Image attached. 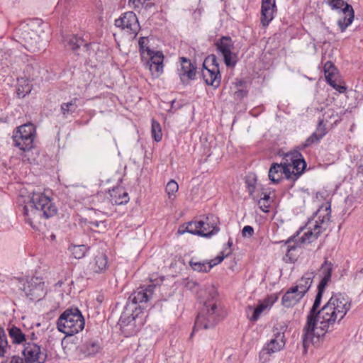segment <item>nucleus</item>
<instances>
[{"mask_svg": "<svg viewBox=\"0 0 363 363\" xmlns=\"http://www.w3.org/2000/svg\"><path fill=\"white\" fill-rule=\"evenodd\" d=\"M111 201L116 205H122L129 201L128 193L121 186L113 188L110 191Z\"/></svg>", "mask_w": 363, "mask_h": 363, "instance_id": "obj_27", "label": "nucleus"}, {"mask_svg": "<svg viewBox=\"0 0 363 363\" xmlns=\"http://www.w3.org/2000/svg\"><path fill=\"white\" fill-rule=\"evenodd\" d=\"M151 131H152V135L155 141L159 142L162 140V133L160 124L155 120L152 121Z\"/></svg>", "mask_w": 363, "mask_h": 363, "instance_id": "obj_39", "label": "nucleus"}, {"mask_svg": "<svg viewBox=\"0 0 363 363\" xmlns=\"http://www.w3.org/2000/svg\"><path fill=\"white\" fill-rule=\"evenodd\" d=\"M359 277H363V269L361 271H359Z\"/></svg>", "mask_w": 363, "mask_h": 363, "instance_id": "obj_63", "label": "nucleus"}, {"mask_svg": "<svg viewBox=\"0 0 363 363\" xmlns=\"http://www.w3.org/2000/svg\"><path fill=\"white\" fill-rule=\"evenodd\" d=\"M269 194H264V196L263 197H261L260 199H259V201H265L266 203L267 202H269Z\"/></svg>", "mask_w": 363, "mask_h": 363, "instance_id": "obj_58", "label": "nucleus"}, {"mask_svg": "<svg viewBox=\"0 0 363 363\" xmlns=\"http://www.w3.org/2000/svg\"><path fill=\"white\" fill-rule=\"evenodd\" d=\"M139 46H140V50L141 52L142 58H145V54L146 53V48L144 45V38H141L139 40Z\"/></svg>", "mask_w": 363, "mask_h": 363, "instance_id": "obj_50", "label": "nucleus"}, {"mask_svg": "<svg viewBox=\"0 0 363 363\" xmlns=\"http://www.w3.org/2000/svg\"><path fill=\"white\" fill-rule=\"evenodd\" d=\"M179 185L176 181L171 179L166 185L165 191L169 199L174 200L176 198V194L178 191Z\"/></svg>", "mask_w": 363, "mask_h": 363, "instance_id": "obj_37", "label": "nucleus"}, {"mask_svg": "<svg viewBox=\"0 0 363 363\" xmlns=\"http://www.w3.org/2000/svg\"><path fill=\"white\" fill-rule=\"evenodd\" d=\"M325 289V287L318 286V293L307 315L302 335L305 349L310 344L317 342L320 337L332 330L335 323H340L351 308V299L342 293L333 294L328 301L320 308Z\"/></svg>", "mask_w": 363, "mask_h": 363, "instance_id": "obj_1", "label": "nucleus"}, {"mask_svg": "<svg viewBox=\"0 0 363 363\" xmlns=\"http://www.w3.org/2000/svg\"><path fill=\"white\" fill-rule=\"evenodd\" d=\"M225 259L224 256L220 253L214 259L209 262V264L212 265V267L219 263H220Z\"/></svg>", "mask_w": 363, "mask_h": 363, "instance_id": "obj_48", "label": "nucleus"}, {"mask_svg": "<svg viewBox=\"0 0 363 363\" xmlns=\"http://www.w3.org/2000/svg\"><path fill=\"white\" fill-rule=\"evenodd\" d=\"M330 213V203L322 205L315 213L316 219L308 222V230L300 238L301 243H310L317 239L328 228Z\"/></svg>", "mask_w": 363, "mask_h": 363, "instance_id": "obj_5", "label": "nucleus"}, {"mask_svg": "<svg viewBox=\"0 0 363 363\" xmlns=\"http://www.w3.org/2000/svg\"><path fill=\"white\" fill-rule=\"evenodd\" d=\"M26 363H44L47 355L34 342H26L22 351Z\"/></svg>", "mask_w": 363, "mask_h": 363, "instance_id": "obj_14", "label": "nucleus"}, {"mask_svg": "<svg viewBox=\"0 0 363 363\" xmlns=\"http://www.w3.org/2000/svg\"><path fill=\"white\" fill-rule=\"evenodd\" d=\"M62 281H57V282L56 283V286H62Z\"/></svg>", "mask_w": 363, "mask_h": 363, "instance_id": "obj_62", "label": "nucleus"}, {"mask_svg": "<svg viewBox=\"0 0 363 363\" xmlns=\"http://www.w3.org/2000/svg\"><path fill=\"white\" fill-rule=\"evenodd\" d=\"M284 333H277L274 337L267 343L259 352V359L266 362L269 359L272 354L280 351L285 345Z\"/></svg>", "mask_w": 363, "mask_h": 363, "instance_id": "obj_15", "label": "nucleus"}, {"mask_svg": "<svg viewBox=\"0 0 363 363\" xmlns=\"http://www.w3.org/2000/svg\"><path fill=\"white\" fill-rule=\"evenodd\" d=\"M77 99L74 98L69 102L62 104L60 110L65 117H67L68 115L73 113L77 110Z\"/></svg>", "mask_w": 363, "mask_h": 363, "instance_id": "obj_35", "label": "nucleus"}, {"mask_svg": "<svg viewBox=\"0 0 363 363\" xmlns=\"http://www.w3.org/2000/svg\"><path fill=\"white\" fill-rule=\"evenodd\" d=\"M155 287V284L140 286L131 294L119 319V325L124 332L129 335L135 332V319L142 313L141 307L137 304L149 301L152 298Z\"/></svg>", "mask_w": 363, "mask_h": 363, "instance_id": "obj_2", "label": "nucleus"}, {"mask_svg": "<svg viewBox=\"0 0 363 363\" xmlns=\"http://www.w3.org/2000/svg\"><path fill=\"white\" fill-rule=\"evenodd\" d=\"M108 268V257L104 252H98L94 255L92 261L88 265L89 274H101L106 272Z\"/></svg>", "mask_w": 363, "mask_h": 363, "instance_id": "obj_21", "label": "nucleus"}, {"mask_svg": "<svg viewBox=\"0 0 363 363\" xmlns=\"http://www.w3.org/2000/svg\"><path fill=\"white\" fill-rule=\"evenodd\" d=\"M296 289V288L291 287L284 294L281 298V303L284 307H293L303 298Z\"/></svg>", "mask_w": 363, "mask_h": 363, "instance_id": "obj_26", "label": "nucleus"}, {"mask_svg": "<svg viewBox=\"0 0 363 363\" xmlns=\"http://www.w3.org/2000/svg\"><path fill=\"white\" fill-rule=\"evenodd\" d=\"M26 338L28 339L27 342H33L34 340L37 339V337L35 333H32L30 336L28 335Z\"/></svg>", "mask_w": 363, "mask_h": 363, "instance_id": "obj_57", "label": "nucleus"}, {"mask_svg": "<svg viewBox=\"0 0 363 363\" xmlns=\"http://www.w3.org/2000/svg\"><path fill=\"white\" fill-rule=\"evenodd\" d=\"M90 225L91 227L99 228L102 230H104L106 228L105 221H98V220L91 221Z\"/></svg>", "mask_w": 363, "mask_h": 363, "instance_id": "obj_46", "label": "nucleus"}, {"mask_svg": "<svg viewBox=\"0 0 363 363\" xmlns=\"http://www.w3.org/2000/svg\"><path fill=\"white\" fill-rule=\"evenodd\" d=\"M35 128L32 123H26L17 128L12 138L13 144L21 150L29 151L34 147Z\"/></svg>", "mask_w": 363, "mask_h": 363, "instance_id": "obj_8", "label": "nucleus"}, {"mask_svg": "<svg viewBox=\"0 0 363 363\" xmlns=\"http://www.w3.org/2000/svg\"><path fill=\"white\" fill-rule=\"evenodd\" d=\"M281 161L284 166L287 165V169L291 173L292 180H296L306 167V162L298 150L285 154Z\"/></svg>", "mask_w": 363, "mask_h": 363, "instance_id": "obj_11", "label": "nucleus"}, {"mask_svg": "<svg viewBox=\"0 0 363 363\" xmlns=\"http://www.w3.org/2000/svg\"><path fill=\"white\" fill-rule=\"evenodd\" d=\"M232 253V249L229 248V247H224L223 250L220 252V254L224 256V257H227Z\"/></svg>", "mask_w": 363, "mask_h": 363, "instance_id": "obj_54", "label": "nucleus"}, {"mask_svg": "<svg viewBox=\"0 0 363 363\" xmlns=\"http://www.w3.org/2000/svg\"><path fill=\"white\" fill-rule=\"evenodd\" d=\"M254 234V229L250 225H246L242 228V235L245 238H250Z\"/></svg>", "mask_w": 363, "mask_h": 363, "instance_id": "obj_42", "label": "nucleus"}, {"mask_svg": "<svg viewBox=\"0 0 363 363\" xmlns=\"http://www.w3.org/2000/svg\"><path fill=\"white\" fill-rule=\"evenodd\" d=\"M247 189H248V192H249L250 196L252 198L255 199V196H253V194L255 192V185H249Z\"/></svg>", "mask_w": 363, "mask_h": 363, "instance_id": "obj_56", "label": "nucleus"}, {"mask_svg": "<svg viewBox=\"0 0 363 363\" xmlns=\"http://www.w3.org/2000/svg\"><path fill=\"white\" fill-rule=\"evenodd\" d=\"M342 114V111L337 113L334 109L329 108L323 113V118L322 120L326 123L331 122V124H336L337 122L341 121Z\"/></svg>", "mask_w": 363, "mask_h": 363, "instance_id": "obj_33", "label": "nucleus"}, {"mask_svg": "<svg viewBox=\"0 0 363 363\" xmlns=\"http://www.w3.org/2000/svg\"><path fill=\"white\" fill-rule=\"evenodd\" d=\"M202 77L208 85H211L214 88H217L220 86L221 82V75L220 73L219 67L216 65H214L212 67L208 68L205 65V62L203 64Z\"/></svg>", "mask_w": 363, "mask_h": 363, "instance_id": "obj_18", "label": "nucleus"}, {"mask_svg": "<svg viewBox=\"0 0 363 363\" xmlns=\"http://www.w3.org/2000/svg\"><path fill=\"white\" fill-rule=\"evenodd\" d=\"M323 120H319L315 131L306 139L305 143L302 145L303 148L306 147L314 143L318 142L326 134V130L323 125Z\"/></svg>", "mask_w": 363, "mask_h": 363, "instance_id": "obj_29", "label": "nucleus"}, {"mask_svg": "<svg viewBox=\"0 0 363 363\" xmlns=\"http://www.w3.org/2000/svg\"><path fill=\"white\" fill-rule=\"evenodd\" d=\"M255 179H253L252 181H249V180L247 181V186L249 185H255Z\"/></svg>", "mask_w": 363, "mask_h": 363, "instance_id": "obj_61", "label": "nucleus"}, {"mask_svg": "<svg viewBox=\"0 0 363 363\" xmlns=\"http://www.w3.org/2000/svg\"><path fill=\"white\" fill-rule=\"evenodd\" d=\"M148 1L149 0H128V4L134 9H138Z\"/></svg>", "mask_w": 363, "mask_h": 363, "instance_id": "obj_43", "label": "nucleus"}, {"mask_svg": "<svg viewBox=\"0 0 363 363\" xmlns=\"http://www.w3.org/2000/svg\"><path fill=\"white\" fill-rule=\"evenodd\" d=\"M181 68L178 69V74L183 84H187L190 80L196 77V67L193 65L190 60L182 57L179 58Z\"/></svg>", "mask_w": 363, "mask_h": 363, "instance_id": "obj_17", "label": "nucleus"}, {"mask_svg": "<svg viewBox=\"0 0 363 363\" xmlns=\"http://www.w3.org/2000/svg\"><path fill=\"white\" fill-rule=\"evenodd\" d=\"M26 221L33 225L41 218L48 219L57 214V208L51 199L43 193H33L30 201L21 208Z\"/></svg>", "mask_w": 363, "mask_h": 363, "instance_id": "obj_4", "label": "nucleus"}, {"mask_svg": "<svg viewBox=\"0 0 363 363\" xmlns=\"http://www.w3.org/2000/svg\"><path fill=\"white\" fill-rule=\"evenodd\" d=\"M288 179L292 180L291 173L287 169V165L284 166L282 161L279 163H272L269 170V179L274 184H278L282 179V175Z\"/></svg>", "mask_w": 363, "mask_h": 363, "instance_id": "obj_20", "label": "nucleus"}, {"mask_svg": "<svg viewBox=\"0 0 363 363\" xmlns=\"http://www.w3.org/2000/svg\"><path fill=\"white\" fill-rule=\"evenodd\" d=\"M267 306L264 303H261L256 308L248 306L246 308V313L247 317L251 321H256L259 319L261 313L267 308Z\"/></svg>", "mask_w": 363, "mask_h": 363, "instance_id": "obj_32", "label": "nucleus"}, {"mask_svg": "<svg viewBox=\"0 0 363 363\" xmlns=\"http://www.w3.org/2000/svg\"><path fill=\"white\" fill-rule=\"evenodd\" d=\"M9 363H26V361L24 360V359H23L20 357L13 356Z\"/></svg>", "mask_w": 363, "mask_h": 363, "instance_id": "obj_53", "label": "nucleus"}, {"mask_svg": "<svg viewBox=\"0 0 363 363\" xmlns=\"http://www.w3.org/2000/svg\"><path fill=\"white\" fill-rule=\"evenodd\" d=\"M245 82L243 80H238V81H236L235 84V86L238 88V87L242 86L245 84Z\"/></svg>", "mask_w": 363, "mask_h": 363, "instance_id": "obj_59", "label": "nucleus"}, {"mask_svg": "<svg viewBox=\"0 0 363 363\" xmlns=\"http://www.w3.org/2000/svg\"><path fill=\"white\" fill-rule=\"evenodd\" d=\"M336 73L337 72H333L325 73V79L335 89L338 91L340 93H344L347 89L345 86L340 85L337 83L335 79Z\"/></svg>", "mask_w": 363, "mask_h": 363, "instance_id": "obj_34", "label": "nucleus"}, {"mask_svg": "<svg viewBox=\"0 0 363 363\" xmlns=\"http://www.w3.org/2000/svg\"><path fill=\"white\" fill-rule=\"evenodd\" d=\"M206 292L208 294L207 300L205 302L213 303L212 301L217 296L218 293L216 289L211 286L206 288Z\"/></svg>", "mask_w": 363, "mask_h": 363, "instance_id": "obj_41", "label": "nucleus"}, {"mask_svg": "<svg viewBox=\"0 0 363 363\" xmlns=\"http://www.w3.org/2000/svg\"><path fill=\"white\" fill-rule=\"evenodd\" d=\"M233 246V240L231 238H229L228 240V242L225 247H229V248L232 249Z\"/></svg>", "mask_w": 363, "mask_h": 363, "instance_id": "obj_60", "label": "nucleus"}, {"mask_svg": "<svg viewBox=\"0 0 363 363\" xmlns=\"http://www.w3.org/2000/svg\"><path fill=\"white\" fill-rule=\"evenodd\" d=\"M101 349V342L98 340L95 339L87 340L79 347L80 352L86 357L95 355Z\"/></svg>", "mask_w": 363, "mask_h": 363, "instance_id": "obj_25", "label": "nucleus"}, {"mask_svg": "<svg viewBox=\"0 0 363 363\" xmlns=\"http://www.w3.org/2000/svg\"><path fill=\"white\" fill-rule=\"evenodd\" d=\"M1 357L4 356L6 351V347L8 345V342L6 340V335L4 330L1 329Z\"/></svg>", "mask_w": 363, "mask_h": 363, "instance_id": "obj_44", "label": "nucleus"}, {"mask_svg": "<svg viewBox=\"0 0 363 363\" xmlns=\"http://www.w3.org/2000/svg\"><path fill=\"white\" fill-rule=\"evenodd\" d=\"M314 277L315 272L313 271L306 272L301 278L297 281L296 285L293 287L296 288V291L303 297L311 288Z\"/></svg>", "mask_w": 363, "mask_h": 363, "instance_id": "obj_24", "label": "nucleus"}, {"mask_svg": "<svg viewBox=\"0 0 363 363\" xmlns=\"http://www.w3.org/2000/svg\"><path fill=\"white\" fill-rule=\"evenodd\" d=\"M296 249V247L293 245H289L288 250L286 256L289 257V260L291 262H294L295 260V258L292 257V252L294 251Z\"/></svg>", "mask_w": 363, "mask_h": 363, "instance_id": "obj_49", "label": "nucleus"}, {"mask_svg": "<svg viewBox=\"0 0 363 363\" xmlns=\"http://www.w3.org/2000/svg\"><path fill=\"white\" fill-rule=\"evenodd\" d=\"M220 319V310L217 304L205 302L196 317L194 330L212 328L218 323Z\"/></svg>", "mask_w": 363, "mask_h": 363, "instance_id": "obj_7", "label": "nucleus"}, {"mask_svg": "<svg viewBox=\"0 0 363 363\" xmlns=\"http://www.w3.org/2000/svg\"><path fill=\"white\" fill-rule=\"evenodd\" d=\"M12 281H14V282H17V281H18V279H15V278H14V279H12Z\"/></svg>", "mask_w": 363, "mask_h": 363, "instance_id": "obj_64", "label": "nucleus"}, {"mask_svg": "<svg viewBox=\"0 0 363 363\" xmlns=\"http://www.w3.org/2000/svg\"><path fill=\"white\" fill-rule=\"evenodd\" d=\"M325 73L328 72H337V69L331 62H327L324 65Z\"/></svg>", "mask_w": 363, "mask_h": 363, "instance_id": "obj_45", "label": "nucleus"}, {"mask_svg": "<svg viewBox=\"0 0 363 363\" xmlns=\"http://www.w3.org/2000/svg\"><path fill=\"white\" fill-rule=\"evenodd\" d=\"M87 250L88 247L84 245H72L69 247V250L75 259L84 257Z\"/></svg>", "mask_w": 363, "mask_h": 363, "instance_id": "obj_36", "label": "nucleus"}, {"mask_svg": "<svg viewBox=\"0 0 363 363\" xmlns=\"http://www.w3.org/2000/svg\"><path fill=\"white\" fill-rule=\"evenodd\" d=\"M31 91L30 85L26 83L24 85L18 84L16 89V94L19 98L25 97Z\"/></svg>", "mask_w": 363, "mask_h": 363, "instance_id": "obj_40", "label": "nucleus"}, {"mask_svg": "<svg viewBox=\"0 0 363 363\" xmlns=\"http://www.w3.org/2000/svg\"><path fill=\"white\" fill-rule=\"evenodd\" d=\"M200 222L203 223V227H202L201 231L210 233L207 238L216 234L219 231V228L218 226V218L212 214L207 216L205 220H200Z\"/></svg>", "mask_w": 363, "mask_h": 363, "instance_id": "obj_28", "label": "nucleus"}, {"mask_svg": "<svg viewBox=\"0 0 363 363\" xmlns=\"http://www.w3.org/2000/svg\"><path fill=\"white\" fill-rule=\"evenodd\" d=\"M333 272V264L328 260H325L321 265L320 269V275L322 277L321 280L319 283V286L322 287H326L328 282L331 279V275Z\"/></svg>", "mask_w": 363, "mask_h": 363, "instance_id": "obj_30", "label": "nucleus"}, {"mask_svg": "<svg viewBox=\"0 0 363 363\" xmlns=\"http://www.w3.org/2000/svg\"><path fill=\"white\" fill-rule=\"evenodd\" d=\"M115 26L134 36L140 30L137 16L132 11L125 12L119 18L116 19L115 21Z\"/></svg>", "mask_w": 363, "mask_h": 363, "instance_id": "obj_13", "label": "nucleus"}, {"mask_svg": "<svg viewBox=\"0 0 363 363\" xmlns=\"http://www.w3.org/2000/svg\"><path fill=\"white\" fill-rule=\"evenodd\" d=\"M247 91L245 89H238L235 91L234 95L235 97L238 99H242L247 96Z\"/></svg>", "mask_w": 363, "mask_h": 363, "instance_id": "obj_51", "label": "nucleus"}, {"mask_svg": "<svg viewBox=\"0 0 363 363\" xmlns=\"http://www.w3.org/2000/svg\"><path fill=\"white\" fill-rule=\"evenodd\" d=\"M12 55L13 52L11 50H8L6 52H4V60H8L9 57L11 58L10 62H12Z\"/></svg>", "mask_w": 363, "mask_h": 363, "instance_id": "obj_55", "label": "nucleus"}, {"mask_svg": "<svg viewBox=\"0 0 363 363\" xmlns=\"http://www.w3.org/2000/svg\"><path fill=\"white\" fill-rule=\"evenodd\" d=\"M45 25L38 19L21 23L14 31L15 40L30 52H35L43 48V35Z\"/></svg>", "mask_w": 363, "mask_h": 363, "instance_id": "obj_3", "label": "nucleus"}, {"mask_svg": "<svg viewBox=\"0 0 363 363\" xmlns=\"http://www.w3.org/2000/svg\"><path fill=\"white\" fill-rule=\"evenodd\" d=\"M84 318L77 308L66 309L57 321V329L67 336H72L84 328Z\"/></svg>", "mask_w": 363, "mask_h": 363, "instance_id": "obj_6", "label": "nucleus"}, {"mask_svg": "<svg viewBox=\"0 0 363 363\" xmlns=\"http://www.w3.org/2000/svg\"><path fill=\"white\" fill-rule=\"evenodd\" d=\"M9 335L11 337L13 343L21 344L26 342L28 339L26 335L21 331V330L14 325H12L8 329Z\"/></svg>", "mask_w": 363, "mask_h": 363, "instance_id": "obj_31", "label": "nucleus"}, {"mask_svg": "<svg viewBox=\"0 0 363 363\" xmlns=\"http://www.w3.org/2000/svg\"><path fill=\"white\" fill-rule=\"evenodd\" d=\"M146 54L149 57L145 62L146 68L149 69L153 76L158 77L163 72V53L160 51L155 52L147 47Z\"/></svg>", "mask_w": 363, "mask_h": 363, "instance_id": "obj_16", "label": "nucleus"}, {"mask_svg": "<svg viewBox=\"0 0 363 363\" xmlns=\"http://www.w3.org/2000/svg\"><path fill=\"white\" fill-rule=\"evenodd\" d=\"M275 11V0H262L260 21L263 27H267L273 20Z\"/></svg>", "mask_w": 363, "mask_h": 363, "instance_id": "obj_22", "label": "nucleus"}, {"mask_svg": "<svg viewBox=\"0 0 363 363\" xmlns=\"http://www.w3.org/2000/svg\"><path fill=\"white\" fill-rule=\"evenodd\" d=\"M218 51L223 57V60L228 67H234L237 63V56L233 53L234 43L229 36H222L216 43Z\"/></svg>", "mask_w": 363, "mask_h": 363, "instance_id": "obj_12", "label": "nucleus"}, {"mask_svg": "<svg viewBox=\"0 0 363 363\" xmlns=\"http://www.w3.org/2000/svg\"><path fill=\"white\" fill-rule=\"evenodd\" d=\"M189 264L194 271H197L199 272H207L212 268V265L209 264L208 262H201L191 260Z\"/></svg>", "mask_w": 363, "mask_h": 363, "instance_id": "obj_38", "label": "nucleus"}, {"mask_svg": "<svg viewBox=\"0 0 363 363\" xmlns=\"http://www.w3.org/2000/svg\"><path fill=\"white\" fill-rule=\"evenodd\" d=\"M258 205H259V208L263 212H268L269 211V206H270V202L266 203L265 201L258 200Z\"/></svg>", "mask_w": 363, "mask_h": 363, "instance_id": "obj_47", "label": "nucleus"}, {"mask_svg": "<svg viewBox=\"0 0 363 363\" xmlns=\"http://www.w3.org/2000/svg\"><path fill=\"white\" fill-rule=\"evenodd\" d=\"M203 223L199 221L189 222L186 224L181 225L177 230L179 235H182L185 233H189L193 235H197L201 237L207 238L210 233H206L202 230Z\"/></svg>", "mask_w": 363, "mask_h": 363, "instance_id": "obj_23", "label": "nucleus"}, {"mask_svg": "<svg viewBox=\"0 0 363 363\" xmlns=\"http://www.w3.org/2000/svg\"><path fill=\"white\" fill-rule=\"evenodd\" d=\"M21 289L24 296L31 301L41 300L47 293L43 279L37 277H33L23 281Z\"/></svg>", "mask_w": 363, "mask_h": 363, "instance_id": "obj_10", "label": "nucleus"}, {"mask_svg": "<svg viewBox=\"0 0 363 363\" xmlns=\"http://www.w3.org/2000/svg\"><path fill=\"white\" fill-rule=\"evenodd\" d=\"M65 41L67 42V46L72 50L77 55H81V51L89 55V49L91 44L87 43L81 36L72 35L68 36Z\"/></svg>", "mask_w": 363, "mask_h": 363, "instance_id": "obj_19", "label": "nucleus"}, {"mask_svg": "<svg viewBox=\"0 0 363 363\" xmlns=\"http://www.w3.org/2000/svg\"><path fill=\"white\" fill-rule=\"evenodd\" d=\"M326 4L333 10H337L340 15L337 23L341 32H344L350 26L354 18L352 6L344 0H327Z\"/></svg>", "mask_w": 363, "mask_h": 363, "instance_id": "obj_9", "label": "nucleus"}, {"mask_svg": "<svg viewBox=\"0 0 363 363\" xmlns=\"http://www.w3.org/2000/svg\"><path fill=\"white\" fill-rule=\"evenodd\" d=\"M211 60V62H212V65H211V67L214 65H216L218 67V63L217 62V59H216V57L214 55H209L204 61L205 62V65H206V63Z\"/></svg>", "mask_w": 363, "mask_h": 363, "instance_id": "obj_52", "label": "nucleus"}]
</instances>
